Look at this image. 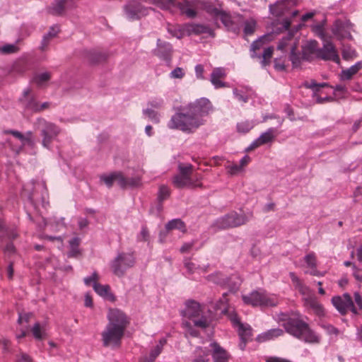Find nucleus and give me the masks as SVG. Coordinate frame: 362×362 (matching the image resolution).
<instances>
[{"mask_svg":"<svg viewBox=\"0 0 362 362\" xmlns=\"http://www.w3.org/2000/svg\"><path fill=\"white\" fill-rule=\"evenodd\" d=\"M182 14L186 15L189 18H194L197 16L194 4L188 0H184L182 2H177L176 6Z\"/></svg>","mask_w":362,"mask_h":362,"instance_id":"nucleus-24","label":"nucleus"},{"mask_svg":"<svg viewBox=\"0 0 362 362\" xmlns=\"http://www.w3.org/2000/svg\"><path fill=\"white\" fill-rule=\"evenodd\" d=\"M274 67L276 71H282L286 69L284 62L281 59H275L274 60Z\"/></svg>","mask_w":362,"mask_h":362,"instance_id":"nucleus-53","label":"nucleus"},{"mask_svg":"<svg viewBox=\"0 0 362 362\" xmlns=\"http://www.w3.org/2000/svg\"><path fill=\"white\" fill-rule=\"evenodd\" d=\"M135 264V258L133 253L119 252L111 262V269L115 275L118 277L123 276L127 270L133 267Z\"/></svg>","mask_w":362,"mask_h":362,"instance_id":"nucleus-7","label":"nucleus"},{"mask_svg":"<svg viewBox=\"0 0 362 362\" xmlns=\"http://www.w3.org/2000/svg\"><path fill=\"white\" fill-rule=\"evenodd\" d=\"M179 174L182 176L186 177H192V170L193 166L191 164L183 165L182 163H180L178 165Z\"/></svg>","mask_w":362,"mask_h":362,"instance_id":"nucleus-37","label":"nucleus"},{"mask_svg":"<svg viewBox=\"0 0 362 362\" xmlns=\"http://www.w3.org/2000/svg\"><path fill=\"white\" fill-rule=\"evenodd\" d=\"M30 89L28 88L24 90L23 96L19 98V103L26 110H31L33 112H38V103L35 98L30 96Z\"/></svg>","mask_w":362,"mask_h":362,"instance_id":"nucleus-19","label":"nucleus"},{"mask_svg":"<svg viewBox=\"0 0 362 362\" xmlns=\"http://www.w3.org/2000/svg\"><path fill=\"white\" fill-rule=\"evenodd\" d=\"M225 69L222 67L214 69L211 74L210 81L216 88H223L226 86V83L221 81L226 76Z\"/></svg>","mask_w":362,"mask_h":362,"instance_id":"nucleus-23","label":"nucleus"},{"mask_svg":"<svg viewBox=\"0 0 362 362\" xmlns=\"http://www.w3.org/2000/svg\"><path fill=\"white\" fill-rule=\"evenodd\" d=\"M51 40H52L51 37H49L48 36L45 35L42 37V40L41 42V45L40 46V49L41 51H45L46 49V48L47 47V46L49 45Z\"/></svg>","mask_w":362,"mask_h":362,"instance_id":"nucleus-60","label":"nucleus"},{"mask_svg":"<svg viewBox=\"0 0 362 362\" xmlns=\"http://www.w3.org/2000/svg\"><path fill=\"white\" fill-rule=\"evenodd\" d=\"M29 69V63L25 59H19L16 60L13 66L12 70L14 72L22 74L26 71Z\"/></svg>","mask_w":362,"mask_h":362,"instance_id":"nucleus-31","label":"nucleus"},{"mask_svg":"<svg viewBox=\"0 0 362 362\" xmlns=\"http://www.w3.org/2000/svg\"><path fill=\"white\" fill-rule=\"evenodd\" d=\"M163 104V101L162 99H154L150 102H148V105L151 106L152 108L159 109L162 107Z\"/></svg>","mask_w":362,"mask_h":362,"instance_id":"nucleus-59","label":"nucleus"},{"mask_svg":"<svg viewBox=\"0 0 362 362\" xmlns=\"http://www.w3.org/2000/svg\"><path fill=\"white\" fill-rule=\"evenodd\" d=\"M254 127L252 122L243 121L237 124V129L241 133H247Z\"/></svg>","mask_w":362,"mask_h":362,"instance_id":"nucleus-41","label":"nucleus"},{"mask_svg":"<svg viewBox=\"0 0 362 362\" xmlns=\"http://www.w3.org/2000/svg\"><path fill=\"white\" fill-rule=\"evenodd\" d=\"M250 52L251 57L259 59L260 60V64L262 67L265 68L271 63L274 48L272 47H267L264 49V52L262 54H258L257 51H250Z\"/></svg>","mask_w":362,"mask_h":362,"instance_id":"nucleus-21","label":"nucleus"},{"mask_svg":"<svg viewBox=\"0 0 362 362\" xmlns=\"http://www.w3.org/2000/svg\"><path fill=\"white\" fill-rule=\"evenodd\" d=\"M148 230L146 227L144 226L141 228L140 235L139 237V240L143 241H147L148 239Z\"/></svg>","mask_w":362,"mask_h":362,"instance_id":"nucleus-63","label":"nucleus"},{"mask_svg":"<svg viewBox=\"0 0 362 362\" xmlns=\"http://www.w3.org/2000/svg\"><path fill=\"white\" fill-rule=\"evenodd\" d=\"M199 179V176L196 175L195 179L193 177H186L182 176L180 175H176L174 178L173 183L177 188H196V187H202V184L200 182H197V181Z\"/></svg>","mask_w":362,"mask_h":362,"instance_id":"nucleus-13","label":"nucleus"},{"mask_svg":"<svg viewBox=\"0 0 362 362\" xmlns=\"http://www.w3.org/2000/svg\"><path fill=\"white\" fill-rule=\"evenodd\" d=\"M165 228L168 230L177 229L182 233H185L187 230L185 223L180 218H175L168 221L165 225Z\"/></svg>","mask_w":362,"mask_h":362,"instance_id":"nucleus-29","label":"nucleus"},{"mask_svg":"<svg viewBox=\"0 0 362 362\" xmlns=\"http://www.w3.org/2000/svg\"><path fill=\"white\" fill-rule=\"evenodd\" d=\"M200 314V305L197 302L194 300L187 301L185 309L181 311V315L183 317H186L189 319L198 317Z\"/></svg>","mask_w":362,"mask_h":362,"instance_id":"nucleus-22","label":"nucleus"},{"mask_svg":"<svg viewBox=\"0 0 362 362\" xmlns=\"http://www.w3.org/2000/svg\"><path fill=\"white\" fill-rule=\"evenodd\" d=\"M140 185V179L139 177L127 178V187H136Z\"/></svg>","mask_w":362,"mask_h":362,"instance_id":"nucleus-58","label":"nucleus"},{"mask_svg":"<svg viewBox=\"0 0 362 362\" xmlns=\"http://www.w3.org/2000/svg\"><path fill=\"white\" fill-rule=\"evenodd\" d=\"M172 52L173 47L170 43L163 41L160 39L157 40V47L154 50V54L156 56L163 60L170 62L171 59Z\"/></svg>","mask_w":362,"mask_h":362,"instance_id":"nucleus-16","label":"nucleus"},{"mask_svg":"<svg viewBox=\"0 0 362 362\" xmlns=\"http://www.w3.org/2000/svg\"><path fill=\"white\" fill-rule=\"evenodd\" d=\"M233 94L235 97L237 98V100H238L239 101L247 103L248 97L240 93L237 89L233 90Z\"/></svg>","mask_w":362,"mask_h":362,"instance_id":"nucleus-62","label":"nucleus"},{"mask_svg":"<svg viewBox=\"0 0 362 362\" xmlns=\"http://www.w3.org/2000/svg\"><path fill=\"white\" fill-rule=\"evenodd\" d=\"M204 10L214 18L220 19L227 30L235 34L239 33L243 23L241 16H232L227 12L220 10L211 4L206 5L204 6Z\"/></svg>","mask_w":362,"mask_h":362,"instance_id":"nucleus-5","label":"nucleus"},{"mask_svg":"<svg viewBox=\"0 0 362 362\" xmlns=\"http://www.w3.org/2000/svg\"><path fill=\"white\" fill-rule=\"evenodd\" d=\"M350 26L351 23L349 21L338 19L335 21L332 31L338 38L351 39L352 36L350 33Z\"/></svg>","mask_w":362,"mask_h":362,"instance_id":"nucleus-14","label":"nucleus"},{"mask_svg":"<svg viewBox=\"0 0 362 362\" xmlns=\"http://www.w3.org/2000/svg\"><path fill=\"white\" fill-rule=\"evenodd\" d=\"M362 68V63L357 62L349 69L342 70L341 73V80H350L354 75H355Z\"/></svg>","mask_w":362,"mask_h":362,"instance_id":"nucleus-28","label":"nucleus"},{"mask_svg":"<svg viewBox=\"0 0 362 362\" xmlns=\"http://www.w3.org/2000/svg\"><path fill=\"white\" fill-rule=\"evenodd\" d=\"M321 327L327 332L328 334L338 335L339 331L337 328L330 324H322Z\"/></svg>","mask_w":362,"mask_h":362,"instance_id":"nucleus-48","label":"nucleus"},{"mask_svg":"<svg viewBox=\"0 0 362 362\" xmlns=\"http://www.w3.org/2000/svg\"><path fill=\"white\" fill-rule=\"evenodd\" d=\"M210 346L212 349L211 355L214 362H228L229 354L217 342L211 343Z\"/></svg>","mask_w":362,"mask_h":362,"instance_id":"nucleus-18","label":"nucleus"},{"mask_svg":"<svg viewBox=\"0 0 362 362\" xmlns=\"http://www.w3.org/2000/svg\"><path fill=\"white\" fill-rule=\"evenodd\" d=\"M245 26H244V33L245 35H252L256 28V22L254 20H251L249 21L245 22Z\"/></svg>","mask_w":362,"mask_h":362,"instance_id":"nucleus-42","label":"nucleus"},{"mask_svg":"<svg viewBox=\"0 0 362 362\" xmlns=\"http://www.w3.org/2000/svg\"><path fill=\"white\" fill-rule=\"evenodd\" d=\"M162 350V344H158L156 347L151 351L149 354L150 361H155L156 357L160 354Z\"/></svg>","mask_w":362,"mask_h":362,"instance_id":"nucleus-51","label":"nucleus"},{"mask_svg":"<svg viewBox=\"0 0 362 362\" xmlns=\"http://www.w3.org/2000/svg\"><path fill=\"white\" fill-rule=\"evenodd\" d=\"M356 56L355 51L351 47H344L342 49V57L344 59H351Z\"/></svg>","mask_w":362,"mask_h":362,"instance_id":"nucleus-46","label":"nucleus"},{"mask_svg":"<svg viewBox=\"0 0 362 362\" xmlns=\"http://www.w3.org/2000/svg\"><path fill=\"white\" fill-rule=\"evenodd\" d=\"M305 305L310 308L317 315L323 316L325 310L322 305L317 300V298L313 296H308L304 298Z\"/></svg>","mask_w":362,"mask_h":362,"instance_id":"nucleus-25","label":"nucleus"},{"mask_svg":"<svg viewBox=\"0 0 362 362\" xmlns=\"http://www.w3.org/2000/svg\"><path fill=\"white\" fill-rule=\"evenodd\" d=\"M32 332L34 337L37 339H42L43 338V332L41 331L40 323L37 322L34 325Z\"/></svg>","mask_w":362,"mask_h":362,"instance_id":"nucleus-47","label":"nucleus"},{"mask_svg":"<svg viewBox=\"0 0 362 362\" xmlns=\"http://www.w3.org/2000/svg\"><path fill=\"white\" fill-rule=\"evenodd\" d=\"M59 32V26L57 25H54L49 28L48 33L45 35L52 39L57 36V35Z\"/></svg>","mask_w":362,"mask_h":362,"instance_id":"nucleus-57","label":"nucleus"},{"mask_svg":"<svg viewBox=\"0 0 362 362\" xmlns=\"http://www.w3.org/2000/svg\"><path fill=\"white\" fill-rule=\"evenodd\" d=\"M286 332L296 338L309 343H317V336L310 329L308 325L301 320L290 319L284 325Z\"/></svg>","mask_w":362,"mask_h":362,"instance_id":"nucleus-4","label":"nucleus"},{"mask_svg":"<svg viewBox=\"0 0 362 362\" xmlns=\"http://www.w3.org/2000/svg\"><path fill=\"white\" fill-rule=\"evenodd\" d=\"M247 222V218L245 215L233 211L218 219L216 226L218 228L226 229L244 225Z\"/></svg>","mask_w":362,"mask_h":362,"instance_id":"nucleus-9","label":"nucleus"},{"mask_svg":"<svg viewBox=\"0 0 362 362\" xmlns=\"http://www.w3.org/2000/svg\"><path fill=\"white\" fill-rule=\"evenodd\" d=\"M354 302L358 307V309L362 310V297L359 293L356 292L354 293Z\"/></svg>","mask_w":362,"mask_h":362,"instance_id":"nucleus-64","label":"nucleus"},{"mask_svg":"<svg viewBox=\"0 0 362 362\" xmlns=\"http://www.w3.org/2000/svg\"><path fill=\"white\" fill-rule=\"evenodd\" d=\"M274 129L272 128L269 129L266 132L262 133L257 139L259 145H263L272 141L274 139L273 133Z\"/></svg>","mask_w":362,"mask_h":362,"instance_id":"nucleus-34","label":"nucleus"},{"mask_svg":"<svg viewBox=\"0 0 362 362\" xmlns=\"http://www.w3.org/2000/svg\"><path fill=\"white\" fill-rule=\"evenodd\" d=\"M305 86L309 88H312L314 90L317 91L320 88L327 86V83H317L315 81H311L310 83H307Z\"/></svg>","mask_w":362,"mask_h":362,"instance_id":"nucleus-54","label":"nucleus"},{"mask_svg":"<svg viewBox=\"0 0 362 362\" xmlns=\"http://www.w3.org/2000/svg\"><path fill=\"white\" fill-rule=\"evenodd\" d=\"M313 30L322 39L325 40V36L323 31V24L318 23L313 26Z\"/></svg>","mask_w":362,"mask_h":362,"instance_id":"nucleus-56","label":"nucleus"},{"mask_svg":"<svg viewBox=\"0 0 362 362\" xmlns=\"http://www.w3.org/2000/svg\"><path fill=\"white\" fill-rule=\"evenodd\" d=\"M153 4L159 7L162 10L171 11L173 8H175L177 0H151Z\"/></svg>","mask_w":362,"mask_h":362,"instance_id":"nucleus-30","label":"nucleus"},{"mask_svg":"<svg viewBox=\"0 0 362 362\" xmlns=\"http://www.w3.org/2000/svg\"><path fill=\"white\" fill-rule=\"evenodd\" d=\"M238 333L240 340L248 341L252 336V329L250 326H245L242 323H239Z\"/></svg>","mask_w":362,"mask_h":362,"instance_id":"nucleus-33","label":"nucleus"},{"mask_svg":"<svg viewBox=\"0 0 362 362\" xmlns=\"http://www.w3.org/2000/svg\"><path fill=\"white\" fill-rule=\"evenodd\" d=\"M306 47L307 43L301 47V52L298 50L296 43L291 47L289 54V60L291 62L293 68H300L303 61L308 62L305 59Z\"/></svg>","mask_w":362,"mask_h":362,"instance_id":"nucleus-15","label":"nucleus"},{"mask_svg":"<svg viewBox=\"0 0 362 362\" xmlns=\"http://www.w3.org/2000/svg\"><path fill=\"white\" fill-rule=\"evenodd\" d=\"M283 334L284 330L280 328L271 329L258 335L257 340L259 342H264L279 337Z\"/></svg>","mask_w":362,"mask_h":362,"instance_id":"nucleus-27","label":"nucleus"},{"mask_svg":"<svg viewBox=\"0 0 362 362\" xmlns=\"http://www.w3.org/2000/svg\"><path fill=\"white\" fill-rule=\"evenodd\" d=\"M209 352L206 348L198 347L196 350L197 357L192 362H208Z\"/></svg>","mask_w":362,"mask_h":362,"instance_id":"nucleus-32","label":"nucleus"},{"mask_svg":"<svg viewBox=\"0 0 362 362\" xmlns=\"http://www.w3.org/2000/svg\"><path fill=\"white\" fill-rule=\"evenodd\" d=\"M266 37L267 36L264 35L259 37L258 40L252 42L250 47V51H257L260 49L264 44V39H265Z\"/></svg>","mask_w":362,"mask_h":362,"instance_id":"nucleus-45","label":"nucleus"},{"mask_svg":"<svg viewBox=\"0 0 362 362\" xmlns=\"http://www.w3.org/2000/svg\"><path fill=\"white\" fill-rule=\"evenodd\" d=\"M212 110L211 102L206 98H201L186 107L179 108L168 122V127L183 132L191 133L204 124L202 118Z\"/></svg>","mask_w":362,"mask_h":362,"instance_id":"nucleus-1","label":"nucleus"},{"mask_svg":"<svg viewBox=\"0 0 362 362\" xmlns=\"http://www.w3.org/2000/svg\"><path fill=\"white\" fill-rule=\"evenodd\" d=\"M170 194L169 188L165 185H161L158 192V200L160 203L167 199Z\"/></svg>","mask_w":362,"mask_h":362,"instance_id":"nucleus-39","label":"nucleus"},{"mask_svg":"<svg viewBox=\"0 0 362 362\" xmlns=\"http://www.w3.org/2000/svg\"><path fill=\"white\" fill-rule=\"evenodd\" d=\"M188 31L195 35L208 34L214 37L215 33L211 28L206 25L193 23L189 25Z\"/></svg>","mask_w":362,"mask_h":362,"instance_id":"nucleus-26","label":"nucleus"},{"mask_svg":"<svg viewBox=\"0 0 362 362\" xmlns=\"http://www.w3.org/2000/svg\"><path fill=\"white\" fill-rule=\"evenodd\" d=\"M245 303L252 306L274 307L277 305L276 299L269 297L266 293L259 291H252L247 296H243Z\"/></svg>","mask_w":362,"mask_h":362,"instance_id":"nucleus-8","label":"nucleus"},{"mask_svg":"<svg viewBox=\"0 0 362 362\" xmlns=\"http://www.w3.org/2000/svg\"><path fill=\"white\" fill-rule=\"evenodd\" d=\"M50 74L49 72H45L37 74L33 78V81L39 86H41L45 82H47L50 79Z\"/></svg>","mask_w":362,"mask_h":362,"instance_id":"nucleus-40","label":"nucleus"},{"mask_svg":"<svg viewBox=\"0 0 362 362\" xmlns=\"http://www.w3.org/2000/svg\"><path fill=\"white\" fill-rule=\"evenodd\" d=\"M83 56L92 64L103 62L107 59V54L106 53L95 50H84L83 52Z\"/></svg>","mask_w":362,"mask_h":362,"instance_id":"nucleus-20","label":"nucleus"},{"mask_svg":"<svg viewBox=\"0 0 362 362\" xmlns=\"http://www.w3.org/2000/svg\"><path fill=\"white\" fill-rule=\"evenodd\" d=\"M107 320L108 323L101 334L103 344L105 347L117 346L129 324L127 317L119 309H110Z\"/></svg>","mask_w":362,"mask_h":362,"instance_id":"nucleus-2","label":"nucleus"},{"mask_svg":"<svg viewBox=\"0 0 362 362\" xmlns=\"http://www.w3.org/2000/svg\"><path fill=\"white\" fill-rule=\"evenodd\" d=\"M207 279L209 281L221 286L228 285L230 291L235 292L239 287V284L238 283H233L230 284L231 278H226L219 272L208 276Z\"/></svg>","mask_w":362,"mask_h":362,"instance_id":"nucleus-17","label":"nucleus"},{"mask_svg":"<svg viewBox=\"0 0 362 362\" xmlns=\"http://www.w3.org/2000/svg\"><path fill=\"white\" fill-rule=\"evenodd\" d=\"M193 322L194 326L201 328H206L209 326V322H207L206 317H202L199 320H194Z\"/></svg>","mask_w":362,"mask_h":362,"instance_id":"nucleus-55","label":"nucleus"},{"mask_svg":"<svg viewBox=\"0 0 362 362\" xmlns=\"http://www.w3.org/2000/svg\"><path fill=\"white\" fill-rule=\"evenodd\" d=\"M333 305L341 315H345L349 309L354 313L357 314V308L354 305V301L351 296L348 293H344L342 296H334L332 299Z\"/></svg>","mask_w":362,"mask_h":362,"instance_id":"nucleus-11","label":"nucleus"},{"mask_svg":"<svg viewBox=\"0 0 362 362\" xmlns=\"http://www.w3.org/2000/svg\"><path fill=\"white\" fill-rule=\"evenodd\" d=\"M296 4L297 0H279L269 5V11L274 16H283Z\"/></svg>","mask_w":362,"mask_h":362,"instance_id":"nucleus-12","label":"nucleus"},{"mask_svg":"<svg viewBox=\"0 0 362 362\" xmlns=\"http://www.w3.org/2000/svg\"><path fill=\"white\" fill-rule=\"evenodd\" d=\"M18 47L13 45L8 44L0 47V52L2 54H8L15 53L18 51Z\"/></svg>","mask_w":362,"mask_h":362,"instance_id":"nucleus-44","label":"nucleus"},{"mask_svg":"<svg viewBox=\"0 0 362 362\" xmlns=\"http://www.w3.org/2000/svg\"><path fill=\"white\" fill-rule=\"evenodd\" d=\"M100 180H103L107 187H111L115 182V173L110 175H103L100 177Z\"/></svg>","mask_w":362,"mask_h":362,"instance_id":"nucleus-50","label":"nucleus"},{"mask_svg":"<svg viewBox=\"0 0 362 362\" xmlns=\"http://www.w3.org/2000/svg\"><path fill=\"white\" fill-rule=\"evenodd\" d=\"M143 113L146 115L152 122L155 124L160 122L159 113L153 110L152 108H146L144 110Z\"/></svg>","mask_w":362,"mask_h":362,"instance_id":"nucleus-35","label":"nucleus"},{"mask_svg":"<svg viewBox=\"0 0 362 362\" xmlns=\"http://www.w3.org/2000/svg\"><path fill=\"white\" fill-rule=\"evenodd\" d=\"M4 133L13 135L14 137L19 139L23 143V144H25V143H30V138L26 137L24 134L17 130H5Z\"/></svg>","mask_w":362,"mask_h":362,"instance_id":"nucleus-38","label":"nucleus"},{"mask_svg":"<svg viewBox=\"0 0 362 362\" xmlns=\"http://www.w3.org/2000/svg\"><path fill=\"white\" fill-rule=\"evenodd\" d=\"M185 74L182 68L177 67L174 70H173L170 74L171 78H182L184 76Z\"/></svg>","mask_w":362,"mask_h":362,"instance_id":"nucleus-52","label":"nucleus"},{"mask_svg":"<svg viewBox=\"0 0 362 362\" xmlns=\"http://www.w3.org/2000/svg\"><path fill=\"white\" fill-rule=\"evenodd\" d=\"M93 287V289L95 290V291L99 296H103V297L107 296L109 291H110V286L108 285H102L97 282H94Z\"/></svg>","mask_w":362,"mask_h":362,"instance_id":"nucleus-36","label":"nucleus"},{"mask_svg":"<svg viewBox=\"0 0 362 362\" xmlns=\"http://www.w3.org/2000/svg\"><path fill=\"white\" fill-rule=\"evenodd\" d=\"M115 182H117L121 188L127 187V178L120 172L115 173Z\"/></svg>","mask_w":362,"mask_h":362,"instance_id":"nucleus-43","label":"nucleus"},{"mask_svg":"<svg viewBox=\"0 0 362 362\" xmlns=\"http://www.w3.org/2000/svg\"><path fill=\"white\" fill-rule=\"evenodd\" d=\"M322 47H318V42L315 40L307 42L305 47V59L313 62L314 59L324 61H332L339 64L340 59L335 46L332 42L324 40Z\"/></svg>","mask_w":362,"mask_h":362,"instance_id":"nucleus-3","label":"nucleus"},{"mask_svg":"<svg viewBox=\"0 0 362 362\" xmlns=\"http://www.w3.org/2000/svg\"><path fill=\"white\" fill-rule=\"evenodd\" d=\"M305 262L311 268L316 267V259L314 253H310L305 257Z\"/></svg>","mask_w":362,"mask_h":362,"instance_id":"nucleus-49","label":"nucleus"},{"mask_svg":"<svg viewBox=\"0 0 362 362\" xmlns=\"http://www.w3.org/2000/svg\"><path fill=\"white\" fill-rule=\"evenodd\" d=\"M123 9L126 17L131 21L139 20L148 13L147 8L139 0L128 1Z\"/></svg>","mask_w":362,"mask_h":362,"instance_id":"nucleus-10","label":"nucleus"},{"mask_svg":"<svg viewBox=\"0 0 362 362\" xmlns=\"http://www.w3.org/2000/svg\"><path fill=\"white\" fill-rule=\"evenodd\" d=\"M36 129L40 131L42 137V145L46 148H49L52 141L61 132V129L52 122H49L43 118H38L35 123Z\"/></svg>","mask_w":362,"mask_h":362,"instance_id":"nucleus-6","label":"nucleus"},{"mask_svg":"<svg viewBox=\"0 0 362 362\" xmlns=\"http://www.w3.org/2000/svg\"><path fill=\"white\" fill-rule=\"evenodd\" d=\"M228 173L230 175H235V174H237L238 173L240 172L243 170L241 166L240 165H238V164H233V165L229 166L228 168Z\"/></svg>","mask_w":362,"mask_h":362,"instance_id":"nucleus-61","label":"nucleus"}]
</instances>
